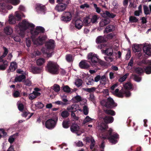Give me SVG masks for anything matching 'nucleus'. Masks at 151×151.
I'll return each instance as SVG.
<instances>
[{"label": "nucleus", "instance_id": "obj_9", "mask_svg": "<svg viewBox=\"0 0 151 151\" xmlns=\"http://www.w3.org/2000/svg\"><path fill=\"white\" fill-rule=\"evenodd\" d=\"M72 16L70 13L68 12L63 13L61 18V20L64 22H67L71 19Z\"/></svg>", "mask_w": 151, "mask_h": 151}, {"label": "nucleus", "instance_id": "obj_37", "mask_svg": "<svg viewBox=\"0 0 151 151\" xmlns=\"http://www.w3.org/2000/svg\"><path fill=\"white\" fill-rule=\"evenodd\" d=\"M83 89L84 91L89 93H91L95 91L96 89V88L95 87H92L91 88H83Z\"/></svg>", "mask_w": 151, "mask_h": 151}, {"label": "nucleus", "instance_id": "obj_58", "mask_svg": "<svg viewBox=\"0 0 151 151\" xmlns=\"http://www.w3.org/2000/svg\"><path fill=\"white\" fill-rule=\"evenodd\" d=\"M115 36V35L113 33H111L108 34L107 35L106 37L107 38V39H112Z\"/></svg>", "mask_w": 151, "mask_h": 151}, {"label": "nucleus", "instance_id": "obj_50", "mask_svg": "<svg viewBox=\"0 0 151 151\" xmlns=\"http://www.w3.org/2000/svg\"><path fill=\"white\" fill-rule=\"evenodd\" d=\"M106 79L105 76L104 75L102 76L101 77V79L100 81V83H101L102 85H105V82L106 81Z\"/></svg>", "mask_w": 151, "mask_h": 151}, {"label": "nucleus", "instance_id": "obj_21", "mask_svg": "<svg viewBox=\"0 0 151 151\" xmlns=\"http://www.w3.org/2000/svg\"><path fill=\"white\" fill-rule=\"evenodd\" d=\"M46 37L45 35L40 36L37 40L39 44L42 45L46 40Z\"/></svg>", "mask_w": 151, "mask_h": 151}, {"label": "nucleus", "instance_id": "obj_12", "mask_svg": "<svg viewBox=\"0 0 151 151\" xmlns=\"http://www.w3.org/2000/svg\"><path fill=\"white\" fill-rule=\"evenodd\" d=\"M102 16L105 18L108 17L111 18H113L116 16V15L108 11H106L103 13L102 15Z\"/></svg>", "mask_w": 151, "mask_h": 151}, {"label": "nucleus", "instance_id": "obj_31", "mask_svg": "<svg viewBox=\"0 0 151 151\" xmlns=\"http://www.w3.org/2000/svg\"><path fill=\"white\" fill-rule=\"evenodd\" d=\"M70 114L68 111L64 110L61 113V115L63 118H65L68 117L69 115Z\"/></svg>", "mask_w": 151, "mask_h": 151}, {"label": "nucleus", "instance_id": "obj_33", "mask_svg": "<svg viewBox=\"0 0 151 151\" xmlns=\"http://www.w3.org/2000/svg\"><path fill=\"white\" fill-rule=\"evenodd\" d=\"M70 121L64 120L62 123L63 127L64 128H68L69 127Z\"/></svg>", "mask_w": 151, "mask_h": 151}, {"label": "nucleus", "instance_id": "obj_62", "mask_svg": "<svg viewBox=\"0 0 151 151\" xmlns=\"http://www.w3.org/2000/svg\"><path fill=\"white\" fill-rule=\"evenodd\" d=\"M29 99L31 100H32L36 98V96L33 93L29 94Z\"/></svg>", "mask_w": 151, "mask_h": 151}, {"label": "nucleus", "instance_id": "obj_27", "mask_svg": "<svg viewBox=\"0 0 151 151\" xmlns=\"http://www.w3.org/2000/svg\"><path fill=\"white\" fill-rule=\"evenodd\" d=\"M4 30L5 33L8 35H10L12 33V29L9 26H7L4 28Z\"/></svg>", "mask_w": 151, "mask_h": 151}, {"label": "nucleus", "instance_id": "obj_55", "mask_svg": "<svg viewBox=\"0 0 151 151\" xmlns=\"http://www.w3.org/2000/svg\"><path fill=\"white\" fill-rule=\"evenodd\" d=\"M98 19L96 15H93L92 18H91V22L92 23H94L96 22L97 21Z\"/></svg>", "mask_w": 151, "mask_h": 151}, {"label": "nucleus", "instance_id": "obj_59", "mask_svg": "<svg viewBox=\"0 0 151 151\" xmlns=\"http://www.w3.org/2000/svg\"><path fill=\"white\" fill-rule=\"evenodd\" d=\"M93 5L95 9L96 10V12L98 13H100L101 12L100 9L97 7V5L96 4H93Z\"/></svg>", "mask_w": 151, "mask_h": 151}, {"label": "nucleus", "instance_id": "obj_3", "mask_svg": "<svg viewBox=\"0 0 151 151\" xmlns=\"http://www.w3.org/2000/svg\"><path fill=\"white\" fill-rule=\"evenodd\" d=\"M59 66L56 63L52 61L48 62L45 67L46 71L53 74H58L59 73Z\"/></svg>", "mask_w": 151, "mask_h": 151}, {"label": "nucleus", "instance_id": "obj_56", "mask_svg": "<svg viewBox=\"0 0 151 151\" xmlns=\"http://www.w3.org/2000/svg\"><path fill=\"white\" fill-rule=\"evenodd\" d=\"M35 106L39 108H42L44 106V105L40 102H38L36 103Z\"/></svg>", "mask_w": 151, "mask_h": 151}, {"label": "nucleus", "instance_id": "obj_61", "mask_svg": "<svg viewBox=\"0 0 151 151\" xmlns=\"http://www.w3.org/2000/svg\"><path fill=\"white\" fill-rule=\"evenodd\" d=\"M18 108L20 111H23L24 108L23 104L22 103L19 104L18 106Z\"/></svg>", "mask_w": 151, "mask_h": 151}, {"label": "nucleus", "instance_id": "obj_22", "mask_svg": "<svg viewBox=\"0 0 151 151\" xmlns=\"http://www.w3.org/2000/svg\"><path fill=\"white\" fill-rule=\"evenodd\" d=\"M107 41V38L102 36L98 37L96 40V42L97 43H104Z\"/></svg>", "mask_w": 151, "mask_h": 151}, {"label": "nucleus", "instance_id": "obj_52", "mask_svg": "<svg viewBox=\"0 0 151 151\" xmlns=\"http://www.w3.org/2000/svg\"><path fill=\"white\" fill-rule=\"evenodd\" d=\"M143 9L145 14L146 15L149 14L150 13L148 7L146 5L143 6Z\"/></svg>", "mask_w": 151, "mask_h": 151}, {"label": "nucleus", "instance_id": "obj_36", "mask_svg": "<svg viewBox=\"0 0 151 151\" xmlns=\"http://www.w3.org/2000/svg\"><path fill=\"white\" fill-rule=\"evenodd\" d=\"M104 112L106 114L111 116H114L116 114L115 112L114 111L111 109L104 110Z\"/></svg>", "mask_w": 151, "mask_h": 151}, {"label": "nucleus", "instance_id": "obj_47", "mask_svg": "<svg viewBox=\"0 0 151 151\" xmlns=\"http://www.w3.org/2000/svg\"><path fill=\"white\" fill-rule=\"evenodd\" d=\"M71 88L67 85L64 86L63 87V90L64 92L69 93L71 91Z\"/></svg>", "mask_w": 151, "mask_h": 151}, {"label": "nucleus", "instance_id": "obj_49", "mask_svg": "<svg viewBox=\"0 0 151 151\" xmlns=\"http://www.w3.org/2000/svg\"><path fill=\"white\" fill-rule=\"evenodd\" d=\"M95 144V141L94 139L91 140V143L90 144V148L91 150H92L93 151L95 150V149L94 148Z\"/></svg>", "mask_w": 151, "mask_h": 151}, {"label": "nucleus", "instance_id": "obj_11", "mask_svg": "<svg viewBox=\"0 0 151 151\" xmlns=\"http://www.w3.org/2000/svg\"><path fill=\"white\" fill-rule=\"evenodd\" d=\"M142 49L145 54L148 56L151 55V47L150 46L145 45L143 47Z\"/></svg>", "mask_w": 151, "mask_h": 151}, {"label": "nucleus", "instance_id": "obj_8", "mask_svg": "<svg viewBox=\"0 0 151 151\" xmlns=\"http://www.w3.org/2000/svg\"><path fill=\"white\" fill-rule=\"evenodd\" d=\"M117 104L111 97L108 98L104 106L107 108H113L117 106Z\"/></svg>", "mask_w": 151, "mask_h": 151}, {"label": "nucleus", "instance_id": "obj_48", "mask_svg": "<svg viewBox=\"0 0 151 151\" xmlns=\"http://www.w3.org/2000/svg\"><path fill=\"white\" fill-rule=\"evenodd\" d=\"M53 90L56 92H58L60 90V86L59 85L55 84L53 86Z\"/></svg>", "mask_w": 151, "mask_h": 151}, {"label": "nucleus", "instance_id": "obj_38", "mask_svg": "<svg viewBox=\"0 0 151 151\" xmlns=\"http://www.w3.org/2000/svg\"><path fill=\"white\" fill-rule=\"evenodd\" d=\"M82 80L81 79L78 78L76 80L75 83L77 87H79L82 85Z\"/></svg>", "mask_w": 151, "mask_h": 151}, {"label": "nucleus", "instance_id": "obj_39", "mask_svg": "<svg viewBox=\"0 0 151 151\" xmlns=\"http://www.w3.org/2000/svg\"><path fill=\"white\" fill-rule=\"evenodd\" d=\"M135 70L137 73L139 75H141L144 71V70L140 67L136 68L135 69Z\"/></svg>", "mask_w": 151, "mask_h": 151}, {"label": "nucleus", "instance_id": "obj_57", "mask_svg": "<svg viewBox=\"0 0 151 151\" xmlns=\"http://www.w3.org/2000/svg\"><path fill=\"white\" fill-rule=\"evenodd\" d=\"M131 51L130 50L128 49L127 50V53L126 55V60H128L131 57Z\"/></svg>", "mask_w": 151, "mask_h": 151}, {"label": "nucleus", "instance_id": "obj_64", "mask_svg": "<svg viewBox=\"0 0 151 151\" xmlns=\"http://www.w3.org/2000/svg\"><path fill=\"white\" fill-rule=\"evenodd\" d=\"M92 120V119L88 116H87L84 119V122L85 123H87L89 122H90Z\"/></svg>", "mask_w": 151, "mask_h": 151}, {"label": "nucleus", "instance_id": "obj_43", "mask_svg": "<svg viewBox=\"0 0 151 151\" xmlns=\"http://www.w3.org/2000/svg\"><path fill=\"white\" fill-rule=\"evenodd\" d=\"M72 111L73 113H74L77 111L79 108V106L77 104H73L71 105Z\"/></svg>", "mask_w": 151, "mask_h": 151}, {"label": "nucleus", "instance_id": "obj_53", "mask_svg": "<svg viewBox=\"0 0 151 151\" xmlns=\"http://www.w3.org/2000/svg\"><path fill=\"white\" fill-rule=\"evenodd\" d=\"M105 60L109 62H112L113 60V58L111 57V56L106 55V56L104 57Z\"/></svg>", "mask_w": 151, "mask_h": 151}, {"label": "nucleus", "instance_id": "obj_1", "mask_svg": "<svg viewBox=\"0 0 151 151\" xmlns=\"http://www.w3.org/2000/svg\"><path fill=\"white\" fill-rule=\"evenodd\" d=\"M104 123H102L99 127L101 132L102 133L103 138L106 139H108L110 142L112 144H115L117 142L116 139L119 137V135L117 133L112 134V129L110 128L107 130L108 128V124L112 123L114 121V118L111 116H106L103 118Z\"/></svg>", "mask_w": 151, "mask_h": 151}, {"label": "nucleus", "instance_id": "obj_30", "mask_svg": "<svg viewBox=\"0 0 151 151\" xmlns=\"http://www.w3.org/2000/svg\"><path fill=\"white\" fill-rule=\"evenodd\" d=\"M124 87L125 88L124 90L128 91V90L131 89L132 88V84L129 82H128L124 85Z\"/></svg>", "mask_w": 151, "mask_h": 151}, {"label": "nucleus", "instance_id": "obj_63", "mask_svg": "<svg viewBox=\"0 0 151 151\" xmlns=\"http://www.w3.org/2000/svg\"><path fill=\"white\" fill-rule=\"evenodd\" d=\"M25 84L26 86H30L31 85V83L30 81L28 80H26L23 81Z\"/></svg>", "mask_w": 151, "mask_h": 151}, {"label": "nucleus", "instance_id": "obj_23", "mask_svg": "<svg viewBox=\"0 0 151 151\" xmlns=\"http://www.w3.org/2000/svg\"><path fill=\"white\" fill-rule=\"evenodd\" d=\"M142 47L143 46L141 45L135 44L133 48V50L134 52H139L141 50L142 48Z\"/></svg>", "mask_w": 151, "mask_h": 151}, {"label": "nucleus", "instance_id": "obj_20", "mask_svg": "<svg viewBox=\"0 0 151 151\" xmlns=\"http://www.w3.org/2000/svg\"><path fill=\"white\" fill-rule=\"evenodd\" d=\"M147 63L148 65L145 67L144 70L146 74H150L151 73V60L147 61Z\"/></svg>", "mask_w": 151, "mask_h": 151}, {"label": "nucleus", "instance_id": "obj_44", "mask_svg": "<svg viewBox=\"0 0 151 151\" xmlns=\"http://www.w3.org/2000/svg\"><path fill=\"white\" fill-rule=\"evenodd\" d=\"M134 58L133 57L131 58L128 64V68L131 69L134 65Z\"/></svg>", "mask_w": 151, "mask_h": 151}, {"label": "nucleus", "instance_id": "obj_7", "mask_svg": "<svg viewBox=\"0 0 151 151\" xmlns=\"http://www.w3.org/2000/svg\"><path fill=\"white\" fill-rule=\"evenodd\" d=\"M58 119L56 120L49 119L45 123L46 127L48 129H52L55 128Z\"/></svg>", "mask_w": 151, "mask_h": 151}, {"label": "nucleus", "instance_id": "obj_4", "mask_svg": "<svg viewBox=\"0 0 151 151\" xmlns=\"http://www.w3.org/2000/svg\"><path fill=\"white\" fill-rule=\"evenodd\" d=\"M18 25L20 29L19 34L22 37L24 36L25 31L26 29L30 27L34 28L35 27V25L34 24L29 22L25 19L23 20L22 22L19 23Z\"/></svg>", "mask_w": 151, "mask_h": 151}, {"label": "nucleus", "instance_id": "obj_41", "mask_svg": "<svg viewBox=\"0 0 151 151\" xmlns=\"http://www.w3.org/2000/svg\"><path fill=\"white\" fill-rule=\"evenodd\" d=\"M36 30L39 34L40 33H44L45 32V29L44 27L41 26H37L36 27Z\"/></svg>", "mask_w": 151, "mask_h": 151}, {"label": "nucleus", "instance_id": "obj_18", "mask_svg": "<svg viewBox=\"0 0 151 151\" xmlns=\"http://www.w3.org/2000/svg\"><path fill=\"white\" fill-rule=\"evenodd\" d=\"M32 72L34 74H37L40 73L41 69L37 66H32L31 67Z\"/></svg>", "mask_w": 151, "mask_h": 151}, {"label": "nucleus", "instance_id": "obj_60", "mask_svg": "<svg viewBox=\"0 0 151 151\" xmlns=\"http://www.w3.org/2000/svg\"><path fill=\"white\" fill-rule=\"evenodd\" d=\"M71 116L72 118L74 120H78L79 119V117L76 115L74 113H71Z\"/></svg>", "mask_w": 151, "mask_h": 151}, {"label": "nucleus", "instance_id": "obj_5", "mask_svg": "<svg viewBox=\"0 0 151 151\" xmlns=\"http://www.w3.org/2000/svg\"><path fill=\"white\" fill-rule=\"evenodd\" d=\"M87 58L88 62L93 67H96L99 61L98 56L93 52H90L88 54Z\"/></svg>", "mask_w": 151, "mask_h": 151}, {"label": "nucleus", "instance_id": "obj_26", "mask_svg": "<svg viewBox=\"0 0 151 151\" xmlns=\"http://www.w3.org/2000/svg\"><path fill=\"white\" fill-rule=\"evenodd\" d=\"M70 128L71 131L72 132H77L79 129V126L76 124H72Z\"/></svg>", "mask_w": 151, "mask_h": 151}, {"label": "nucleus", "instance_id": "obj_17", "mask_svg": "<svg viewBox=\"0 0 151 151\" xmlns=\"http://www.w3.org/2000/svg\"><path fill=\"white\" fill-rule=\"evenodd\" d=\"M83 25V22L80 19H77L75 21V26L76 28L80 29Z\"/></svg>", "mask_w": 151, "mask_h": 151}, {"label": "nucleus", "instance_id": "obj_42", "mask_svg": "<svg viewBox=\"0 0 151 151\" xmlns=\"http://www.w3.org/2000/svg\"><path fill=\"white\" fill-rule=\"evenodd\" d=\"M129 75V74L128 73H126L125 75L123 76L122 77L120 78L119 80L118 81L120 82H123L127 78V76Z\"/></svg>", "mask_w": 151, "mask_h": 151}, {"label": "nucleus", "instance_id": "obj_34", "mask_svg": "<svg viewBox=\"0 0 151 151\" xmlns=\"http://www.w3.org/2000/svg\"><path fill=\"white\" fill-rule=\"evenodd\" d=\"M65 59L66 61L68 63H71L73 61L72 56L71 54H68L66 55Z\"/></svg>", "mask_w": 151, "mask_h": 151}, {"label": "nucleus", "instance_id": "obj_16", "mask_svg": "<svg viewBox=\"0 0 151 151\" xmlns=\"http://www.w3.org/2000/svg\"><path fill=\"white\" fill-rule=\"evenodd\" d=\"M110 20L109 18L102 19L99 23L100 26L101 27H104L109 24Z\"/></svg>", "mask_w": 151, "mask_h": 151}, {"label": "nucleus", "instance_id": "obj_13", "mask_svg": "<svg viewBox=\"0 0 151 151\" xmlns=\"http://www.w3.org/2000/svg\"><path fill=\"white\" fill-rule=\"evenodd\" d=\"M79 66L81 68L86 69L88 68L90 66L85 60H83L80 62Z\"/></svg>", "mask_w": 151, "mask_h": 151}, {"label": "nucleus", "instance_id": "obj_51", "mask_svg": "<svg viewBox=\"0 0 151 151\" xmlns=\"http://www.w3.org/2000/svg\"><path fill=\"white\" fill-rule=\"evenodd\" d=\"M14 16L16 20L19 21L21 19L20 14L17 12H15V15Z\"/></svg>", "mask_w": 151, "mask_h": 151}, {"label": "nucleus", "instance_id": "obj_54", "mask_svg": "<svg viewBox=\"0 0 151 151\" xmlns=\"http://www.w3.org/2000/svg\"><path fill=\"white\" fill-rule=\"evenodd\" d=\"M83 114L87 115L88 114V108L87 106L85 105L83 107Z\"/></svg>", "mask_w": 151, "mask_h": 151}, {"label": "nucleus", "instance_id": "obj_46", "mask_svg": "<svg viewBox=\"0 0 151 151\" xmlns=\"http://www.w3.org/2000/svg\"><path fill=\"white\" fill-rule=\"evenodd\" d=\"M10 3L14 5H16L20 3L19 0H8Z\"/></svg>", "mask_w": 151, "mask_h": 151}, {"label": "nucleus", "instance_id": "obj_24", "mask_svg": "<svg viewBox=\"0 0 151 151\" xmlns=\"http://www.w3.org/2000/svg\"><path fill=\"white\" fill-rule=\"evenodd\" d=\"M45 6L41 4H37L36 5V9L37 12H39L40 11L44 12L45 11Z\"/></svg>", "mask_w": 151, "mask_h": 151}, {"label": "nucleus", "instance_id": "obj_15", "mask_svg": "<svg viewBox=\"0 0 151 151\" xmlns=\"http://www.w3.org/2000/svg\"><path fill=\"white\" fill-rule=\"evenodd\" d=\"M17 68V65L16 63L14 62L11 63L9 68L7 70L8 73H9L11 71H14Z\"/></svg>", "mask_w": 151, "mask_h": 151}, {"label": "nucleus", "instance_id": "obj_25", "mask_svg": "<svg viewBox=\"0 0 151 151\" xmlns=\"http://www.w3.org/2000/svg\"><path fill=\"white\" fill-rule=\"evenodd\" d=\"M26 78L25 76L22 74L19 76L16 77L14 79L15 82H21L22 80L25 79Z\"/></svg>", "mask_w": 151, "mask_h": 151}, {"label": "nucleus", "instance_id": "obj_2", "mask_svg": "<svg viewBox=\"0 0 151 151\" xmlns=\"http://www.w3.org/2000/svg\"><path fill=\"white\" fill-rule=\"evenodd\" d=\"M45 47L42 49L43 53L46 54L48 58L50 57L53 53V50L55 47V41L52 40H50L46 42L45 43Z\"/></svg>", "mask_w": 151, "mask_h": 151}, {"label": "nucleus", "instance_id": "obj_28", "mask_svg": "<svg viewBox=\"0 0 151 151\" xmlns=\"http://www.w3.org/2000/svg\"><path fill=\"white\" fill-rule=\"evenodd\" d=\"M115 30V27L112 25H109L107 26L105 29L106 32L107 33L112 32Z\"/></svg>", "mask_w": 151, "mask_h": 151}, {"label": "nucleus", "instance_id": "obj_10", "mask_svg": "<svg viewBox=\"0 0 151 151\" xmlns=\"http://www.w3.org/2000/svg\"><path fill=\"white\" fill-rule=\"evenodd\" d=\"M67 6L66 4L60 3L58 4L55 7V9L58 12H62L64 10Z\"/></svg>", "mask_w": 151, "mask_h": 151}, {"label": "nucleus", "instance_id": "obj_29", "mask_svg": "<svg viewBox=\"0 0 151 151\" xmlns=\"http://www.w3.org/2000/svg\"><path fill=\"white\" fill-rule=\"evenodd\" d=\"M104 53L107 55L109 56H111L113 54V50L111 48H108L106 50H104Z\"/></svg>", "mask_w": 151, "mask_h": 151}, {"label": "nucleus", "instance_id": "obj_35", "mask_svg": "<svg viewBox=\"0 0 151 151\" xmlns=\"http://www.w3.org/2000/svg\"><path fill=\"white\" fill-rule=\"evenodd\" d=\"M45 60L43 58H40L37 59L36 63L38 65L41 66L45 62Z\"/></svg>", "mask_w": 151, "mask_h": 151}, {"label": "nucleus", "instance_id": "obj_32", "mask_svg": "<svg viewBox=\"0 0 151 151\" xmlns=\"http://www.w3.org/2000/svg\"><path fill=\"white\" fill-rule=\"evenodd\" d=\"M9 21L10 24H14L16 23V20L15 17L13 16H10L9 17Z\"/></svg>", "mask_w": 151, "mask_h": 151}, {"label": "nucleus", "instance_id": "obj_40", "mask_svg": "<svg viewBox=\"0 0 151 151\" xmlns=\"http://www.w3.org/2000/svg\"><path fill=\"white\" fill-rule=\"evenodd\" d=\"M13 96L14 98L20 97V92L19 91L14 90L13 93Z\"/></svg>", "mask_w": 151, "mask_h": 151}, {"label": "nucleus", "instance_id": "obj_19", "mask_svg": "<svg viewBox=\"0 0 151 151\" xmlns=\"http://www.w3.org/2000/svg\"><path fill=\"white\" fill-rule=\"evenodd\" d=\"M31 28L32 29L30 30V32L32 35L31 37L33 39H34L39 33L38 31L36 30V27L35 29H34V27Z\"/></svg>", "mask_w": 151, "mask_h": 151}, {"label": "nucleus", "instance_id": "obj_45", "mask_svg": "<svg viewBox=\"0 0 151 151\" xmlns=\"http://www.w3.org/2000/svg\"><path fill=\"white\" fill-rule=\"evenodd\" d=\"M129 20L131 22H138V19L135 17L131 16L129 17Z\"/></svg>", "mask_w": 151, "mask_h": 151}, {"label": "nucleus", "instance_id": "obj_14", "mask_svg": "<svg viewBox=\"0 0 151 151\" xmlns=\"http://www.w3.org/2000/svg\"><path fill=\"white\" fill-rule=\"evenodd\" d=\"M91 18L89 16L84 17L83 22V25L85 26H89L91 25Z\"/></svg>", "mask_w": 151, "mask_h": 151}, {"label": "nucleus", "instance_id": "obj_6", "mask_svg": "<svg viewBox=\"0 0 151 151\" xmlns=\"http://www.w3.org/2000/svg\"><path fill=\"white\" fill-rule=\"evenodd\" d=\"M115 93L116 94L118 97L121 98H122L125 95L126 97H129L131 96V93L129 91H128L124 89H122L119 91V89L117 88L115 91Z\"/></svg>", "mask_w": 151, "mask_h": 151}]
</instances>
